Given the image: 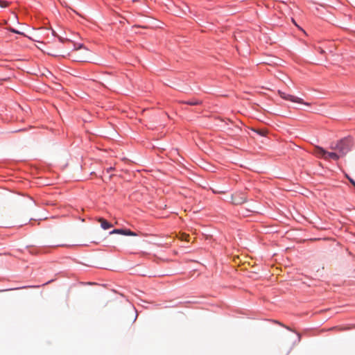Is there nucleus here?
<instances>
[{
  "instance_id": "5",
  "label": "nucleus",
  "mask_w": 355,
  "mask_h": 355,
  "mask_svg": "<svg viewBox=\"0 0 355 355\" xmlns=\"http://www.w3.org/2000/svg\"><path fill=\"white\" fill-rule=\"evenodd\" d=\"M312 153L318 158L325 159L326 150L319 146H314Z\"/></svg>"
},
{
  "instance_id": "9",
  "label": "nucleus",
  "mask_w": 355,
  "mask_h": 355,
  "mask_svg": "<svg viewBox=\"0 0 355 355\" xmlns=\"http://www.w3.org/2000/svg\"><path fill=\"white\" fill-rule=\"evenodd\" d=\"M182 103L187 104V105H197L200 104V101H197V100H191V101H182Z\"/></svg>"
},
{
  "instance_id": "6",
  "label": "nucleus",
  "mask_w": 355,
  "mask_h": 355,
  "mask_svg": "<svg viewBox=\"0 0 355 355\" xmlns=\"http://www.w3.org/2000/svg\"><path fill=\"white\" fill-rule=\"evenodd\" d=\"M110 234H120L125 236H137L135 232L130 231V230L116 229L110 232Z\"/></svg>"
},
{
  "instance_id": "2",
  "label": "nucleus",
  "mask_w": 355,
  "mask_h": 355,
  "mask_svg": "<svg viewBox=\"0 0 355 355\" xmlns=\"http://www.w3.org/2000/svg\"><path fill=\"white\" fill-rule=\"evenodd\" d=\"M83 49L84 53H87L88 50L85 49L82 44H79L78 46H76V44H74V48L72 50L71 53L68 54V55L70 57V58L76 62H87V58L84 55H78L76 54V51L78 50Z\"/></svg>"
},
{
  "instance_id": "11",
  "label": "nucleus",
  "mask_w": 355,
  "mask_h": 355,
  "mask_svg": "<svg viewBox=\"0 0 355 355\" xmlns=\"http://www.w3.org/2000/svg\"><path fill=\"white\" fill-rule=\"evenodd\" d=\"M10 3L6 1L0 0V7L6 8L9 6Z\"/></svg>"
},
{
  "instance_id": "12",
  "label": "nucleus",
  "mask_w": 355,
  "mask_h": 355,
  "mask_svg": "<svg viewBox=\"0 0 355 355\" xmlns=\"http://www.w3.org/2000/svg\"><path fill=\"white\" fill-rule=\"evenodd\" d=\"M189 237V236L188 234H183L181 239L183 240H186V241H189L188 240V238Z\"/></svg>"
},
{
  "instance_id": "16",
  "label": "nucleus",
  "mask_w": 355,
  "mask_h": 355,
  "mask_svg": "<svg viewBox=\"0 0 355 355\" xmlns=\"http://www.w3.org/2000/svg\"><path fill=\"white\" fill-rule=\"evenodd\" d=\"M17 289H18V288H17ZM12 290H16V288H10V289H6V291H12ZM3 291H6V290H1V291H0V292H3Z\"/></svg>"
},
{
  "instance_id": "7",
  "label": "nucleus",
  "mask_w": 355,
  "mask_h": 355,
  "mask_svg": "<svg viewBox=\"0 0 355 355\" xmlns=\"http://www.w3.org/2000/svg\"><path fill=\"white\" fill-rule=\"evenodd\" d=\"M340 158V155H338V153L336 152H327L326 150L325 159L326 160L333 159V160H338Z\"/></svg>"
},
{
  "instance_id": "14",
  "label": "nucleus",
  "mask_w": 355,
  "mask_h": 355,
  "mask_svg": "<svg viewBox=\"0 0 355 355\" xmlns=\"http://www.w3.org/2000/svg\"><path fill=\"white\" fill-rule=\"evenodd\" d=\"M59 40H60V42H70V40H68V39H63V38H62V37H59Z\"/></svg>"
},
{
  "instance_id": "10",
  "label": "nucleus",
  "mask_w": 355,
  "mask_h": 355,
  "mask_svg": "<svg viewBox=\"0 0 355 355\" xmlns=\"http://www.w3.org/2000/svg\"><path fill=\"white\" fill-rule=\"evenodd\" d=\"M253 130L254 132H256L258 135H261V136H266L267 133H268V130H266V129H261V130Z\"/></svg>"
},
{
  "instance_id": "15",
  "label": "nucleus",
  "mask_w": 355,
  "mask_h": 355,
  "mask_svg": "<svg viewBox=\"0 0 355 355\" xmlns=\"http://www.w3.org/2000/svg\"><path fill=\"white\" fill-rule=\"evenodd\" d=\"M347 178L349 180V182L355 187V181L353 179H352L349 177H348V176H347Z\"/></svg>"
},
{
  "instance_id": "4",
  "label": "nucleus",
  "mask_w": 355,
  "mask_h": 355,
  "mask_svg": "<svg viewBox=\"0 0 355 355\" xmlns=\"http://www.w3.org/2000/svg\"><path fill=\"white\" fill-rule=\"evenodd\" d=\"M247 200L246 196L242 192H236L232 196V202L234 205H241Z\"/></svg>"
},
{
  "instance_id": "1",
  "label": "nucleus",
  "mask_w": 355,
  "mask_h": 355,
  "mask_svg": "<svg viewBox=\"0 0 355 355\" xmlns=\"http://www.w3.org/2000/svg\"><path fill=\"white\" fill-rule=\"evenodd\" d=\"M352 140L349 138H344L337 141L336 144H331L330 148L338 151L340 157H344L352 148Z\"/></svg>"
},
{
  "instance_id": "13",
  "label": "nucleus",
  "mask_w": 355,
  "mask_h": 355,
  "mask_svg": "<svg viewBox=\"0 0 355 355\" xmlns=\"http://www.w3.org/2000/svg\"><path fill=\"white\" fill-rule=\"evenodd\" d=\"M9 30H10L11 32H12V33H17V34H20V32H19V31H17V30H15V29H14V28H10Z\"/></svg>"
},
{
  "instance_id": "8",
  "label": "nucleus",
  "mask_w": 355,
  "mask_h": 355,
  "mask_svg": "<svg viewBox=\"0 0 355 355\" xmlns=\"http://www.w3.org/2000/svg\"><path fill=\"white\" fill-rule=\"evenodd\" d=\"M98 222L101 223V226L103 230H107L112 227V225L103 218H98Z\"/></svg>"
},
{
  "instance_id": "17",
  "label": "nucleus",
  "mask_w": 355,
  "mask_h": 355,
  "mask_svg": "<svg viewBox=\"0 0 355 355\" xmlns=\"http://www.w3.org/2000/svg\"><path fill=\"white\" fill-rule=\"evenodd\" d=\"M292 21H293V23L295 24V22L293 19H292Z\"/></svg>"
},
{
  "instance_id": "3",
  "label": "nucleus",
  "mask_w": 355,
  "mask_h": 355,
  "mask_svg": "<svg viewBox=\"0 0 355 355\" xmlns=\"http://www.w3.org/2000/svg\"><path fill=\"white\" fill-rule=\"evenodd\" d=\"M278 94L280 96L281 98H282L283 99L286 100V101H290L293 103L304 104L306 105H310V103L304 102L303 101V99H302L299 97H297V96H293L291 94H287L280 90L278 91Z\"/></svg>"
}]
</instances>
